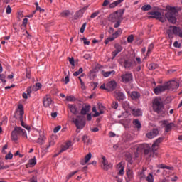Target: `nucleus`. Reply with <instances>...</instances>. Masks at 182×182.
Masks as SVG:
<instances>
[{"label":"nucleus","mask_w":182,"mask_h":182,"mask_svg":"<svg viewBox=\"0 0 182 182\" xmlns=\"http://www.w3.org/2000/svg\"><path fill=\"white\" fill-rule=\"evenodd\" d=\"M124 9H119L114 13L111 14L108 16L109 22L114 23V28L117 29L122 25V21H123V15L124 14Z\"/></svg>","instance_id":"f257e3e1"},{"label":"nucleus","mask_w":182,"mask_h":182,"mask_svg":"<svg viewBox=\"0 0 182 182\" xmlns=\"http://www.w3.org/2000/svg\"><path fill=\"white\" fill-rule=\"evenodd\" d=\"M160 100L161 99L155 98L152 102V107L154 112L157 113V114H160V113H163V109H164V105Z\"/></svg>","instance_id":"f03ea898"},{"label":"nucleus","mask_w":182,"mask_h":182,"mask_svg":"<svg viewBox=\"0 0 182 182\" xmlns=\"http://www.w3.org/2000/svg\"><path fill=\"white\" fill-rule=\"evenodd\" d=\"M148 15H151V16H148L147 18L148 19H156L157 21H159L162 23H164L166 22V17H164V15H161V12L156 11H149L148 12Z\"/></svg>","instance_id":"7ed1b4c3"},{"label":"nucleus","mask_w":182,"mask_h":182,"mask_svg":"<svg viewBox=\"0 0 182 182\" xmlns=\"http://www.w3.org/2000/svg\"><path fill=\"white\" fill-rule=\"evenodd\" d=\"M72 122L78 129H83L86 126V118L80 115H77V118H73Z\"/></svg>","instance_id":"20e7f679"},{"label":"nucleus","mask_w":182,"mask_h":182,"mask_svg":"<svg viewBox=\"0 0 182 182\" xmlns=\"http://www.w3.org/2000/svg\"><path fill=\"white\" fill-rule=\"evenodd\" d=\"M18 109L19 110V120L21 122L22 127H24V129H26V130H31V127H28V125L25 124V122H23V114L25 113L23 110V105H22V104L18 105Z\"/></svg>","instance_id":"39448f33"},{"label":"nucleus","mask_w":182,"mask_h":182,"mask_svg":"<svg viewBox=\"0 0 182 182\" xmlns=\"http://www.w3.org/2000/svg\"><path fill=\"white\" fill-rule=\"evenodd\" d=\"M136 150L144 153V156H148V154H150L151 146L149 144H141L138 146Z\"/></svg>","instance_id":"423d86ee"},{"label":"nucleus","mask_w":182,"mask_h":182,"mask_svg":"<svg viewBox=\"0 0 182 182\" xmlns=\"http://www.w3.org/2000/svg\"><path fill=\"white\" fill-rule=\"evenodd\" d=\"M23 132V129L21 127H16L11 132V139L13 141H17L18 135Z\"/></svg>","instance_id":"0eeeda50"},{"label":"nucleus","mask_w":182,"mask_h":182,"mask_svg":"<svg viewBox=\"0 0 182 182\" xmlns=\"http://www.w3.org/2000/svg\"><path fill=\"white\" fill-rule=\"evenodd\" d=\"M165 85L167 86V90H177L180 87V84L176 80L169 81Z\"/></svg>","instance_id":"6e6552de"},{"label":"nucleus","mask_w":182,"mask_h":182,"mask_svg":"<svg viewBox=\"0 0 182 182\" xmlns=\"http://www.w3.org/2000/svg\"><path fill=\"white\" fill-rule=\"evenodd\" d=\"M87 8H89V6H85L83 8L80 9L77 11L75 12V14L74 15V20L77 21V19H80V18L83 17V14L87 11Z\"/></svg>","instance_id":"1a4fd4ad"},{"label":"nucleus","mask_w":182,"mask_h":182,"mask_svg":"<svg viewBox=\"0 0 182 182\" xmlns=\"http://www.w3.org/2000/svg\"><path fill=\"white\" fill-rule=\"evenodd\" d=\"M114 97H116L118 102H123V100L126 99V96L124 95V93H123L120 90H115L114 92Z\"/></svg>","instance_id":"9d476101"},{"label":"nucleus","mask_w":182,"mask_h":182,"mask_svg":"<svg viewBox=\"0 0 182 182\" xmlns=\"http://www.w3.org/2000/svg\"><path fill=\"white\" fill-rule=\"evenodd\" d=\"M157 150H159V145L154 143L151 146L149 157H157L159 156Z\"/></svg>","instance_id":"9b49d317"},{"label":"nucleus","mask_w":182,"mask_h":182,"mask_svg":"<svg viewBox=\"0 0 182 182\" xmlns=\"http://www.w3.org/2000/svg\"><path fill=\"white\" fill-rule=\"evenodd\" d=\"M166 90H167V86H166V84H164L155 87L154 89V93H155V95H160V93H163V92H166Z\"/></svg>","instance_id":"f8f14e48"},{"label":"nucleus","mask_w":182,"mask_h":182,"mask_svg":"<svg viewBox=\"0 0 182 182\" xmlns=\"http://www.w3.org/2000/svg\"><path fill=\"white\" fill-rule=\"evenodd\" d=\"M116 87H117V83L116 82V81H109L107 84V92H113V90H114Z\"/></svg>","instance_id":"ddd939ff"},{"label":"nucleus","mask_w":182,"mask_h":182,"mask_svg":"<svg viewBox=\"0 0 182 182\" xmlns=\"http://www.w3.org/2000/svg\"><path fill=\"white\" fill-rule=\"evenodd\" d=\"M121 77L124 83H129V82L133 80V75L132 73H126L122 75Z\"/></svg>","instance_id":"4468645a"},{"label":"nucleus","mask_w":182,"mask_h":182,"mask_svg":"<svg viewBox=\"0 0 182 182\" xmlns=\"http://www.w3.org/2000/svg\"><path fill=\"white\" fill-rule=\"evenodd\" d=\"M167 123V120L162 121V124L165 126V132H166V133H168V132L171 131V129L174 127L175 124L173 122L168 124Z\"/></svg>","instance_id":"2eb2a0df"},{"label":"nucleus","mask_w":182,"mask_h":182,"mask_svg":"<svg viewBox=\"0 0 182 182\" xmlns=\"http://www.w3.org/2000/svg\"><path fill=\"white\" fill-rule=\"evenodd\" d=\"M68 107L71 112V113L73 114H75V116H76L77 114H79V110H77V107L75 105L68 104Z\"/></svg>","instance_id":"dca6fc26"},{"label":"nucleus","mask_w":182,"mask_h":182,"mask_svg":"<svg viewBox=\"0 0 182 182\" xmlns=\"http://www.w3.org/2000/svg\"><path fill=\"white\" fill-rule=\"evenodd\" d=\"M169 28L170 30L172 31L173 35L180 36V33H181V28L177 27L176 26H171Z\"/></svg>","instance_id":"f3484780"},{"label":"nucleus","mask_w":182,"mask_h":182,"mask_svg":"<svg viewBox=\"0 0 182 182\" xmlns=\"http://www.w3.org/2000/svg\"><path fill=\"white\" fill-rule=\"evenodd\" d=\"M43 103L44 107H49V106L52 105V98H50V97H49L48 95L45 96L43 98Z\"/></svg>","instance_id":"a211bd4d"},{"label":"nucleus","mask_w":182,"mask_h":182,"mask_svg":"<svg viewBox=\"0 0 182 182\" xmlns=\"http://www.w3.org/2000/svg\"><path fill=\"white\" fill-rule=\"evenodd\" d=\"M157 134H159V129H153L152 131H151L150 132H149L146 134V136L148 139H154V137H156V136H157Z\"/></svg>","instance_id":"6ab92c4d"},{"label":"nucleus","mask_w":182,"mask_h":182,"mask_svg":"<svg viewBox=\"0 0 182 182\" xmlns=\"http://www.w3.org/2000/svg\"><path fill=\"white\" fill-rule=\"evenodd\" d=\"M165 16L166 19H168V22H171V23H176V22H177L176 16L171 15L170 13H166Z\"/></svg>","instance_id":"aec40b11"},{"label":"nucleus","mask_w":182,"mask_h":182,"mask_svg":"<svg viewBox=\"0 0 182 182\" xmlns=\"http://www.w3.org/2000/svg\"><path fill=\"white\" fill-rule=\"evenodd\" d=\"M102 159L103 170H105V171L109 170V168H110L112 167V165H110L107 163V159H106V157L105 156H102Z\"/></svg>","instance_id":"412c9836"},{"label":"nucleus","mask_w":182,"mask_h":182,"mask_svg":"<svg viewBox=\"0 0 182 182\" xmlns=\"http://www.w3.org/2000/svg\"><path fill=\"white\" fill-rule=\"evenodd\" d=\"M166 11H168L167 14H170V15L176 16V14H178L177 9L176 7L167 6Z\"/></svg>","instance_id":"4be33fe9"},{"label":"nucleus","mask_w":182,"mask_h":182,"mask_svg":"<svg viewBox=\"0 0 182 182\" xmlns=\"http://www.w3.org/2000/svg\"><path fill=\"white\" fill-rule=\"evenodd\" d=\"M90 107H91L89 105H85L84 107H82L80 111V114H82V116L87 114V113L90 112Z\"/></svg>","instance_id":"5701e85b"},{"label":"nucleus","mask_w":182,"mask_h":182,"mask_svg":"<svg viewBox=\"0 0 182 182\" xmlns=\"http://www.w3.org/2000/svg\"><path fill=\"white\" fill-rule=\"evenodd\" d=\"M141 96V95L137 91H132L130 95V97L132 100H137V99H140Z\"/></svg>","instance_id":"b1692460"},{"label":"nucleus","mask_w":182,"mask_h":182,"mask_svg":"<svg viewBox=\"0 0 182 182\" xmlns=\"http://www.w3.org/2000/svg\"><path fill=\"white\" fill-rule=\"evenodd\" d=\"M26 168H28V167H35L36 166V157H33L32 159H30L28 161V164L26 165Z\"/></svg>","instance_id":"393cba45"},{"label":"nucleus","mask_w":182,"mask_h":182,"mask_svg":"<svg viewBox=\"0 0 182 182\" xmlns=\"http://www.w3.org/2000/svg\"><path fill=\"white\" fill-rule=\"evenodd\" d=\"M70 146H72V141H67L65 145L62 146L61 149L59 151V154H60V153H63V151H66V150H68Z\"/></svg>","instance_id":"a878e982"},{"label":"nucleus","mask_w":182,"mask_h":182,"mask_svg":"<svg viewBox=\"0 0 182 182\" xmlns=\"http://www.w3.org/2000/svg\"><path fill=\"white\" fill-rule=\"evenodd\" d=\"M126 171L128 181H132V180H133V171L130 170V168H127Z\"/></svg>","instance_id":"bb28decb"},{"label":"nucleus","mask_w":182,"mask_h":182,"mask_svg":"<svg viewBox=\"0 0 182 182\" xmlns=\"http://www.w3.org/2000/svg\"><path fill=\"white\" fill-rule=\"evenodd\" d=\"M117 168H120L118 172V176H123L124 174V167L122 164V163H119L117 166Z\"/></svg>","instance_id":"cd10ccee"},{"label":"nucleus","mask_w":182,"mask_h":182,"mask_svg":"<svg viewBox=\"0 0 182 182\" xmlns=\"http://www.w3.org/2000/svg\"><path fill=\"white\" fill-rule=\"evenodd\" d=\"M123 1H124V0H117V1H115L112 3H111L109 4V8L110 9L116 8V6H117V5H119V4H122V2H123Z\"/></svg>","instance_id":"c85d7f7f"},{"label":"nucleus","mask_w":182,"mask_h":182,"mask_svg":"<svg viewBox=\"0 0 182 182\" xmlns=\"http://www.w3.org/2000/svg\"><path fill=\"white\" fill-rule=\"evenodd\" d=\"M45 140H46V138H45V136H40L39 138L37 139L38 144H40V146H42L45 143Z\"/></svg>","instance_id":"c756f323"},{"label":"nucleus","mask_w":182,"mask_h":182,"mask_svg":"<svg viewBox=\"0 0 182 182\" xmlns=\"http://www.w3.org/2000/svg\"><path fill=\"white\" fill-rule=\"evenodd\" d=\"M122 32H123V30H122V28H118L117 31L112 33V36L116 39V38H119V36L122 35Z\"/></svg>","instance_id":"7c9ffc66"},{"label":"nucleus","mask_w":182,"mask_h":182,"mask_svg":"<svg viewBox=\"0 0 182 182\" xmlns=\"http://www.w3.org/2000/svg\"><path fill=\"white\" fill-rule=\"evenodd\" d=\"M132 65L133 64L132 63V61L129 60H125L124 62V68H125V69H129V68H132Z\"/></svg>","instance_id":"2f4dec72"},{"label":"nucleus","mask_w":182,"mask_h":182,"mask_svg":"<svg viewBox=\"0 0 182 182\" xmlns=\"http://www.w3.org/2000/svg\"><path fill=\"white\" fill-rule=\"evenodd\" d=\"M88 77L91 80H93L95 77H96V71L95 70H90L88 74Z\"/></svg>","instance_id":"473e14b6"},{"label":"nucleus","mask_w":182,"mask_h":182,"mask_svg":"<svg viewBox=\"0 0 182 182\" xmlns=\"http://www.w3.org/2000/svg\"><path fill=\"white\" fill-rule=\"evenodd\" d=\"M133 124H134L135 127H136V129H141V123L140 121H139V119H134L133 121Z\"/></svg>","instance_id":"72a5a7b5"},{"label":"nucleus","mask_w":182,"mask_h":182,"mask_svg":"<svg viewBox=\"0 0 182 182\" xmlns=\"http://www.w3.org/2000/svg\"><path fill=\"white\" fill-rule=\"evenodd\" d=\"M114 48H115V51L118 52V53H120V52H122V50H123V47L119 44V43H116L114 45Z\"/></svg>","instance_id":"f704fd0d"},{"label":"nucleus","mask_w":182,"mask_h":182,"mask_svg":"<svg viewBox=\"0 0 182 182\" xmlns=\"http://www.w3.org/2000/svg\"><path fill=\"white\" fill-rule=\"evenodd\" d=\"M132 112H133L134 116H136V117L141 116V111L140 110V109H133Z\"/></svg>","instance_id":"c9c22d12"},{"label":"nucleus","mask_w":182,"mask_h":182,"mask_svg":"<svg viewBox=\"0 0 182 182\" xmlns=\"http://www.w3.org/2000/svg\"><path fill=\"white\" fill-rule=\"evenodd\" d=\"M125 159L129 163V164H133V159L132 158V155L130 154H126Z\"/></svg>","instance_id":"e433bc0d"},{"label":"nucleus","mask_w":182,"mask_h":182,"mask_svg":"<svg viewBox=\"0 0 182 182\" xmlns=\"http://www.w3.org/2000/svg\"><path fill=\"white\" fill-rule=\"evenodd\" d=\"M147 182H154V178L153 177V173H149L146 178Z\"/></svg>","instance_id":"4c0bfd02"},{"label":"nucleus","mask_w":182,"mask_h":182,"mask_svg":"<svg viewBox=\"0 0 182 182\" xmlns=\"http://www.w3.org/2000/svg\"><path fill=\"white\" fill-rule=\"evenodd\" d=\"M157 68H159V65L152 63V64H149L148 69L149 70H154L155 69H157Z\"/></svg>","instance_id":"58836bf2"},{"label":"nucleus","mask_w":182,"mask_h":182,"mask_svg":"<svg viewBox=\"0 0 182 182\" xmlns=\"http://www.w3.org/2000/svg\"><path fill=\"white\" fill-rule=\"evenodd\" d=\"M77 173H79V171H75L73 172L70 173L67 176H66V182H68V181L70 178H72L73 176H75V174H76Z\"/></svg>","instance_id":"ea45409f"},{"label":"nucleus","mask_w":182,"mask_h":182,"mask_svg":"<svg viewBox=\"0 0 182 182\" xmlns=\"http://www.w3.org/2000/svg\"><path fill=\"white\" fill-rule=\"evenodd\" d=\"M151 9V6L150 4L144 5L141 7V10L144 11H150Z\"/></svg>","instance_id":"a19ab883"},{"label":"nucleus","mask_w":182,"mask_h":182,"mask_svg":"<svg viewBox=\"0 0 182 182\" xmlns=\"http://www.w3.org/2000/svg\"><path fill=\"white\" fill-rule=\"evenodd\" d=\"M112 73H113V75H114V73H116V72L114 70L104 72L103 76H104V77H109V76H110V75H112Z\"/></svg>","instance_id":"79ce46f5"},{"label":"nucleus","mask_w":182,"mask_h":182,"mask_svg":"<svg viewBox=\"0 0 182 182\" xmlns=\"http://www.w3.org/2000/svg\"><path fill=\"white\" fill-rule=\"evenodd\" d=\"M67 102H76V97L73 95H69L66 97Z\"/></svg>","instance_id":"37998d69"},{"label":"nucleus","mask_w":182,"mask_h":182,"mask_svg":"<svg viewBox=\"0 0 182 182\" xmlns=\"http://www.w3.org/2000/svg\"><path fill=\"white\" fill-rule=\"evenodd\" d=\"M42 87V84L40 82H36L35 86L33 87V90H35L36 92L37 90H39Z\"/></svg>","instance_id":"c03bdc74"},{"label":"nucleus","mask_w":182,"mask_h":182,"mask_svg":"<svg viewBox=\"0 0 182 182\" xmlns=\"http://www.w3.org/2000/svg\"><path fill=\"white\" fill-rule=\"evenodd\" d=\"M71 66L72 67V69H75V58H73V57L70 58V57H68V58Z\"/></svg>","instance_id":"a18cd8bd"},{"label":"nucleus","mask_w":182,"mask_h":182,"mask_svg":"<svg viewBox=\"0 0 182 182\" xmlns=\"http://www.w3.org/2000/svg\"><path fill=\"white\" fill-rule=\"evenodd\" d=\"M115 39H116V37H114V36H112V37L107 38L105 41L104 43H105V45H107L109 42H112V41H114Z\"/></svg>","instance_id":"49530a36"},{"label":"nucleus","mask_w":182,"mask_h":182,"mask_svg":"<svg viewBox=\"0 0 182 182\" xmlns=\"http://www.w3.org/2000/svg\"><path fill=\"white\" fill-rule=\"evenodd\" d=\"M92 159V153H88L84 158L85 159V163H89V161Z\"/></svg>","instance_id":"de8ad7c7"},{"label":"nucleus","mask_w":182,"mask_h":182,"mask_svg":"<svg viewBox=\"0 0 182 182\" xmlns=\"http://www.w3.org/2000/svg\"><path fill=\"white\" fill-rule=\"evenodd\" d=\"M80 73H83V68H80L77 71H75L73 73V76H79V75H80Z\"/></svg>","instance_id":"09e8293b"},{"label":"nucleus","mask_w":182,"mask_h":182,"mask_svg":"<svg viewBox=\"0 0 182 182\" xmlns=\"http://www.w3.org/2000/svg\"><path fill=\"white\" fill-rule=\"evenodd\" d=\"M166 33L170 39H173L174 36H173V31L170 29L166 31Z\"/></svg>","instance_id":"8fccbe9b"},{"label":"nucleus","mask_w":182,"mask_h":182,"mask_svg":"<svg viewBox=\"0 0 182 182\" xmlns=\"http://www.w3.org/2000/svg\"><path fill=\"white\" fill-rule=\"evenodd\" d=\"M14 154L11 152H9L8 154L5 156V160H12Z\"/></svg>","instance_id":"3c124183"},{"label":"nucleus","mask_w":182,"mask_h":182,"mask_svg":"<svg viewBox=\"0 0 182 182\" xmlns=\"http://www.w3.org/2000/svg\"><path fill=\"white\" fill-rule=\"evenodd\" d=\"M163 140H164V137H159L154 143L159 146L160 143H161Z\"/></svg>","instance_id":"603ef678"},{"label":"nucleus","mask_w":182,"mask_h":182,"mask_svg":"<svg viewBox=\"0 0 182 182\" xmlns=\"http://www.w3.org/2000/svg\"><path fill=\"white\" fill-rule=\"evenodd\" d=\"M133 41H134V36H133V34H131L127 37V42L128 43H132Z\"/></svg>","instance_id":"864d4df0"},{"label":"nucleus","mask_w":182,"mask_h":182,"mask_svg":"<svg viewBox=\"0 0 182 182\" xmlns=\"http://www.w3.org/2000/svg\"><path fill=\"white\" fill-rule=\"evenodd\" d=\"M70 15V11L69 10L64 11L61 13V16L65 17V16H69Z\"/></svg>","instance_id":"5fc2aeb1"},{"label":"nucleus","mask_w":182,"mask_h":182,"mask_svg":"<svg viewBox=\"0 0 182 182\" xmlns=\"http://www.w3.org/2000/svg\"><path fill=\"white\" fill-rule=\"evenodd\" d=\"M100 14V11H97L92 13L90 16L91 19L96 18V16H97V15H99Z\"/></svg>","instance_id":"6e6d98bb"},{"label":"nucleus","mask_w":182,"mask_h":182,"mask_svg":"<svg viewBox=\"0 0 182 182\" xmlns=\"http://www.w3.org/2000/svg\"><path fill=\"white\" fill-rule=\"evenodd\" d=\"M87 25V23H84L82 26L80 28V32L81 33H83L85 32V29H86V26Z\"/></svg>","instance_id":"4d7b16f0"},{"label":"nucleus","mask_w":182,"mask_h":182,"mask_svg":"<svg viewBox=\"0 0 182 182\" xmlns=\"http://www.w3.org/2000/svg\"><path fill=\"white\" fill-rule=\"evenodd\" d=\"M112 109H117L119 107V102L114 101L112 104Z\"/></svg>","instance_id":"13d9d810"},{"label":"nucleus","mask_w":182,"mask_h":182,"mask_svg":"<svg viewBox=\"0 0 182 182\" xmlns=\"http://www.w3.org/2000/svg\"><path fill=\"white\" fill-rule=\"evenodd\" d=\"M5 75L0 74V80H1L2 83H6V80H5Z\"/></svg>","instance_id":"bf43d9fd"},{"label":"nucleus","mask_w":182,"mask_h":182,"mask_svg":"<svg viewBox=\"0 0 182 182\" xmlns=\"http://www.w3.org/2000/svg\"><path fill=\"white\" fill-rule=\"evenodd\" d=\"M154 48V45L153 44H150L148 47V50H147V55H149V53H150V52H151V50H153V48Z\"/></svg>","instance_id":"052dcab7"},{"label":"nucleus","mask_w":182,"mask_h":182,"mask_svg":"<svg viewBox=\"0 0 182 182\" xmlns=\"http://www.w3.org/2000/svg\"><path fill=\"white\" fill-rule=\"evenodd\" d=\"M83 40L84 42V45H87V46H89V45H90V41H87V38L83 37L82 38H81Z\"/></svg>","instance_id":"680f3d73"},{"label":"nucleus","mask_w":182,"mask_h":182,"mask_svg":"<svg viewBox=\"0 0 182 182\" xmlns=\"http://www.w3.org/2000/svg\"><path fill=\"white\" fill-rule=\"evenodd\" d=\"M26 76L28 79H31V70L30 69H27L26 70Z\"/></svg>","instance_id":"e2e57ef3"},{"label":"nucleus","mask_w":182,"mask_h":182,"mask_svg":"<svg viewBox=\"0 0 182 182\" xmlns=\"http://www.w3.org/2000/svg\"><path fill=\"white\" fill-rule=\"evenodd\" d=\"M30 182H38V176H33L32 178L30 179Z\"/></svg>","instance_id":"0e129e2a"},{"label":"nucleus","mask_w":182,"mask_h":182,"mask_svg":"<svg viewBox=\"0 0 182 182\" xmlns=\"http://www.w3.org/2000/svg\"><path fill=\"white\" fill-rule=\"evenodd\" d=\"M6 14H9L11 12H12V9L11 8L10 5H8L6 9Z\"/></svg>","instance_id":"69168bd1"},{"label":"nucleus","mask_w":182,"mask_h":182,"mask_svg":"<svg viewBox=\"0 0 182 182\" xmlns=\"http://www.w3.org/2000/svg\"><path fill=\"white\" fill-rule=\"evenodd\" d=\"M60 129H62V127L60 125H58V126H57L56 127L54 128L53 132L54 133H58V132H59V130H60Z\"/></svg>","instance_id":"338daca9"},{"label":"nucleus","mask_w":182,"mask_h":182,"mask_svg":"<svg viewBox=\"0 0 182 182\" xmlns=\"http://www.w3.org/2000/svg\"><path fill=\"white\" fill-rule=\"evenodd\" d=\"M173 46H174V48H181V44L178 43V41H175L173 43Z\"/></svg>","instance_id":"774afa93"}]
</instances>
